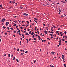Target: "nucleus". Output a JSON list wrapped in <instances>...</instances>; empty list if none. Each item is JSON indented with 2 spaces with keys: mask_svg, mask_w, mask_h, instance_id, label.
I'll list each match as a JSON object with an SVG mask.
<instances>
[{
  "mask_svg": "<svg viewBox=\"0 0 67 67\" xmlns=\"http://www.w3.org/2000/svg\"><path fill=\"white\" fill-rule=\"evenodd\" d=\"M4 21H5V19L4 18H3V19H2V20L1 21V22H4Z\"/></svg>",
  "mask_w": 67,
  "mask_h": 67,
  "instance_id": "obj_1",
  "label": "nucleus"
},
{
  "mask_svg": "<svg viewBox=\"0 0 67 67\" xmlns=\"http://www.w3.org/2000/svg\"><path fill=\"white\" fill-rule=\"evenodd\" d=\"M13 3H15V1H14V0H13V1H12V2Z\"/></svg>",
  "mask_w": 67,
  "mask_h": 67,
  "instance_id": "obj_2",
  "label": "nucleus"
},
{
  "mask_svg": "<svg viewBox=\"0 0 67 67\" xmlns=\"http://www.w3.org/2000/svg\"><path fill=\"white\" fill-rule=\"evenodd\" d=\"M8 24H9V22H8L6 23V26H8Z\"/></svg>",
  "mask_w": 67,
  "mask_h": 67,
  "instance_id": "obj_3",
  "label": "nucleus"
},
{
  "mask_svg": "<svg viewBox=\"0 0 67 67\" xmlns=\"http://www.w3.org/2000/svg\"><path fill=\"white\" fill-rule=\"evenodd\" d=\"M23 14L24 15H26V16H27V15H28V14L26 13H24Z\"/></svg>",
  "mask_w": 67,
  "mask_h": 67,
  "instance_id": "obj_4",
  "label": "nucleus"
},
{
  "mask_svg": "<svg viewBox=\"0 0 67 67\" xmlns=\"http://www.w3.org/2000/svg\"><path fill=\"white\" fill-rule=\"evenodd\" d=\"M25 35H27L28 36H29V34L27 33V32H26V34H25Z\"/></svg>",
  "mask_w": 67,
  "mask_h": 67,
  "instance_id": "obj_5",
  "label": "nucleus"
},
{
  "mask_svg": "<svg viewBox=\"0 0 67 67\" xmlns=\"http://www.w3.org/2000/svg\"><path fill=\"white\" fill-rule=\"evenodd\" d=\"M21 35L22 36H23V38H24V35L23 34H22Z\"/></svg>",
  "mask_w": 67,
  "mask_h": 67,
  "instance_id": "obj_6",
  "label": "nucleus"
},
{
  "mask_svg": "<svg viewBox=\"0 0 67 67\" xmlns=\"http://www.w3.org/2000/svg\"><path fill=\"white\" fill-rule=\"evenodd\" d=\"M51 54H52V55H54V54H55V52H51Z\"/></svg>",
  "mask_w": 67,
  "mask_h": 67,
  "instance_id": "obj_7",
  "label": "nucleus"
},
{
  "mask_svg": "<svg viewBox=\"0 0 67 67\" xmlns=\"http://www.w3.org/2000/svg\"><path fill=\"white\" fill-rule=\"evenodd\" d=\"M38 38H39V40H40L41 39V38H40V36H38Z\"/></svg>",
  "mask_w": 67,
  "mask_h": 67,
  "instance_id": "obj_8",
  "label": "nucleus"
},
{
  "mask_svg": "<svg viewBox=\"0 0 67 67\" xmlns=\"http://www.w3.org/2000/svg\"><path fill=\"white\" fill-rule=\"evenodd\" d=\"M44 33H45V34H47V31H44Z\"/></svg>",
  "mask_w": 67,
  "mask_h": 67,
  "instance_id": "obj_9",
  "label": "nucleus"
},
{
  "mask_svg": "<svg viewBox=\"0 0 67 67\" xmlns=\"http://www.w3.org/2000/svg\"><path fill=\"white\" fill-rule=\"evenodd\" d=\"M13 60H15V57H14L13 58Z\"/></svg>",
  "mask_w": 67,
  "mask_h": 67,
  "instance_id": "obj_10",
  "label": "nucleus"
},
{
  "mask_svg": "<svg viewBox=\"0 0 67 67\" xmlns=\"http://www.w3.org/2000/svg\"><path fill=\"white\" fill-rule=\"evenodd\" d=\"M8 57H10V54H8Z\"/></svg>",
  "mask_w": 67,
  "mask_h": 67,
  "instance_id": "obj_11",
  "label": "nucleus"
},
{
  "mask_svg": "<svg viewBox=\"0 0 67 67\" xmlns=\"http://www.w3.org/2000/svg\"><path fill=\"white\" fill-rule=\"evenodd\" d=\"M31 32H32V31H30L29 32V34H31Z\"/></svg>",
  "mask_w": 67,
  "mask_h": 67,
  "instance_id": "obj_12",
  "label": "nucleus"
},
{
  "mask_svg": "<svg viewBox=\"0 0 67 67\" xmlns=\"http://www.w3.org/2000/svg\"><path fill=\"white\" fill-rule=\"evenodd\" d=\"M0 7L2 8V5H0Z\"/></svg>",
  "mask_w": 67,
  "mask_h": 67,
  "instance_id": "obj_13",
  "label": "nucleus"
},
{
  "mask_svg": "<svg viewBox=\"0 0 67 67\" xmlns=\"http://www.w3.org/2000/svg\"><path fill=\"white\" fill-rule=\"evenodd\" d=\"M34 34V32H32L31 34V35H33Z\"/></svg>",
  "mask_w": 67,
  "mask_h": 67,
  "instance_id": "obj_14",
  "label": "nucleus"
},
{
  "mask_svg": "<svg viewBox=\"0 0 67 67\" xmlns=\"http://www.w3.org/2000/svg\"><path fill=\"white\" fill-rule=\"evenodd\" d=\"M16 25V24H15L13 25L14 26H15Z\"/></svg>",
  "mask_w": 67,
  "mask_h": 67,
  "instance_id": "obj_15",
  "label": "nucleus"
},
{
  "mask_svg": "<svg viewBox=\"0 0 67 67\" xmlns=\"http://www.w3.org/2000/svg\"><path fill=\"white\" fill-rule=\"evenodd\" d=\"M49 35H51V36H53V34H49Z\"/></svg>",
  "mask_w": 67,
  "mask_h": 67,
  "instance_id": "obj_16",
  "label": "nucleus"
},
{
  "mask_svg": "<svg viewBox=\"0 0 67 67\" xmlns=\"http://www.w3.org/2000/svg\"><path fill=\"white\" fill-rule=\"evenodd\" d=\"M34 20H38V19H37V18H35L34 19Z\"/></svg>",
  "mask_w": 67,
  "mask_h": 67,
  "instance_id": "obj_17",
  "label": "nucleus"
},
{
  "mask_svg": "<svg viewBox=\"0 0 67 67\" xmlns=\"http://www.w3.org/2000/svg\"><path fill=\"white\" fill-rule=\"evenodd\" d=\"M47 40H49V41H50V40H51V39L49 38H47Z\"/></svg>",
  "mask_w": 67,
  "mask_h": 67,
  "instance_id": "obj_18",
  "label": "nucleus"
},
{
  "mask_svg": "<svg viewBox=\"0 0 67 67\" xmlns=\"http://www.w3.org/2000/svg\"><path fill=\"white\" fill-rule=\"evenodd\" d=\"M53 27H54V28H55V29H57V27L55 26H53Z\"/></svg>",
  "mask_w": 67,
  "mask_h": 67,
  "instance_id": "obj_19",
  "label": "nucleus"
},
{
  "mask_svg": "<svg viewBox=\"0 0 67 67\" xmlns=\"http://www.w3.org/2000/svg\"><path fill=\"white\" fill-rule=\"evenodd\" d=\"M16 61L17 62H19V60H18V59H16Z\"/></svg>",
  "mask_w": 67,
  "mask_h": 67,
  "instance_id": "obj_20",
  "label": "nucleus"
},
{
  "mask_svg": "<svg viewBox=\"0 0 67 67\" xmlns=\"http://www.w3.org/2000/svg\"><path fill=\"white\" fill-rule=\"evenodd\" d=\"M19 50H20V49H18L17 50V51H18V52H19Z\"/></svg>",
  "mask_w": 67,
  "mask_h": 67,
  "instance_id": "obj_21",
  "label": "nucleus"
},
{
  "mask_svg": "<svg viewBox=\"0 0 67 67\" xmlns=\"http://www.w3.org/2000/svg\"><path fill=\"white\" fill-rule=\"evenodd\" d=\"M62 59H63V60H65V58H64V57H62Z\"/></svg>",
  "mask_w": 67,
  "mask_h": 67,
  "instance_id": "obj_22",
  "label": "nucleus"
},
{
  "mask_svg": "<svg viewBox=\"0 0 67 67\" xmlns=\"http://www.w3.org/2000/svg\"><path fill=\"white\" fill-rule=\"evenodd\" d=\"M64 66L65 67H66V64H64Z\"/></svg>",
  "mask_w": 67,
  "mask_h": 67,
  "instance_id": "obj_23",
  "label": "nucleus"
},
{
  "mask_svg": "<svg viewBox=\"0 0 67 67\" xmlns=\"http://www.w3.org/2000/svg\"><path fill=\"white\" fill-rule=\"evenodd\" d=\"M64 33H65V35H66V31H65L64 32Z\"/></svg>",
  "mask_w": 67,
  "mask_h": 67,
  "instance_id": "obj_24",
  "label": "nucleus"
},
{
  "mask_svg": "<svg viewBox=\"0 0 67 67\" xmlns=\"http://www.w3.org/2000/svg\"><path fill=\"white\" fill-rule=\"evenodd\" d=\"M26 21V22H27V24H29V21Z\"/></svg>",
  "mask_w": 67,
  "mask_h": 67,
  "instance_id": "obj_25",
  "label": "nucleus"
},
{
  "mask_svg": "<svg viewBox=\"0 0 67 67\" xmlns=\"http://www.w3.org/2000/svg\"><path fill=\"white\" fill-rule=\"evenodd\" d=\"M20 9H23V7H20Z\"/></svg>",
  "mask_w": 67,
  "mask_h": 67,
  "instance_id": "obj_26",
  "label": "nucleus"
},
{
  "mask_svg": "<svg viewBox=\"0 0 67 67\" xmlns=\"http://www.w3.org/2000/svg\"><path fill=\"white\" fill-rule=\"evenodd\" d=\"M10 29L11 30H13V29L12 28H11Z\"/></svg>",
  "mask_w": 67,
  "mask_h": 67,
  "instance_id": "obj_27",
  "label": "nucleus"
},
{
  "mask_svg": "<svg viewBox=\"0 0 67 67\" xmlns=\"http://www.w3.org/2000/svg\"><path fill=\"white\" fill-rule=\"evenodd\" d=\"M37 28V27H35V30H36V28Z\"/></svg>",
  "mask_w": 67,
  "mask_h": 67,
  "instance_id": "obj_28",
  "label": "nucleus"
},
{
  "mask_svg": "<svg viewBox=\"0 0 67 67\" xmlns=\"http://www.w3.org/2000/svg\"><path fill=\"white\" fill-rule=\"evenodd\" d=\"M27 52H28L27 51H26L25 52V53H26V54H27Z\"/></svg>",
  "mask_w": 67,
  "mask_h": 67,
  "instance_id": "obj_29",
  "label": "nucleus"
},
{
  "mask_svg": "<svg viewBox=\"0 0 67 67\" xmlns=\"http://www.w3.org/2000/svg\"><path fill=\"white\" fill-rule=\"evenodd\" d=\"M36 60H35L34 62V63H36Z\"/></svg>",
  "mask_w": 67,
  "mask_h": 67,
  "instance_id": "obj_30",
  "label": "nucleus"
},
{
  "mask_svg": "<svg viewBox=\"0 0 67 67\" xmlns=\"http://www.w3.org/2000/svg\"><path fill=\"white\" fill-rule=\"evenodd\" d=\"M35 34H34L33 35V36H32V37L33 38H34V35H35Z\"/></svg>",
  "mask_w": 67,
  "mask_h": 67,
  "instance_id": "obj_31",
  "label": "nucleus"
},
{
  "mask_svg": "<svg viewBox=\"0 0 67 67\" xmlns=\"http://www.w3.org/2000/svg\"><path fill=\"white\" fill-rule=\"evenodd\" d=\"M3 28H4V29H6V27H4V26H3Z\"/></svg>",
  "mask_w": 67,
  "mask_h": 67,
  "instance_id": "obj_32",
  "label": "nucleus"
},
{
  "mask_svg": "<svg viewBox=\"0 0 67 67\" xmlns=\"http://www.w3.org/2000/svg\"><path fill=\"white\" fill-rule=\"evenodd\" d=\"M61 42H62V40H60V41L59 42V43H61Z\"/></svg>",
  "mask_w": 67,
  "mask_h": 67,
  "instance_id": "obj_33",
  "label": "nucleus"
},
{
  "mask_svg": "<svg viewBox=\"0 0 67 67\" xmlns=\"http://www.w3.org/2000/svg\"><path fill=\"white\" fill-rule=\"evenodd\" d=\"M24 54V53H21V55H23Z\"/></svg>",
  "mask_w": 67,
  "mask_h": 67,
  "instance_id": "obj_34",
  "label": "nucleus"
},
{
  "mask_svg": "<svg viewBox=\"0 0 67 67\" xmlns=\"http://www.w3.org/2000/svg\"><path fill=\"white\" fill-rule=\"evenodd\" d=\"M13 22H15V23H16V22H17V21H13Z\"/></svg>",
  "mask_w": 67,
  "mask_h": 67,
  "instance_id": "obj_35",
  "label": "nucleus"
},
{
  "mask_svg": "<svg viewBox=\"0 0 67 67\" xmlns=\"http://www.w3.org/2000/svg\"><path fill=\"white\" fill-rule=\"evenodd\" d=\"M34 40H35V41H36V38H34Z\"/></svg>",
  "mask_w": 67,
  "mask_h": 67,
  "instance_id": "obj_36",
  "label": "nucleus"
},
{
  "mask_svg": "<svg viewBox=\"0 0 67 67\" xmlns=\"http://www.w3.org/2000/svg\"><path fill=\"white\" fill-rule=\"evenodd\" d=\"M34 21L35 22H36V23H37V21H36V20H34Z\"/></svg>",
  "mask_w": 67,
  "mask_h": 67,
  "instance_id": "obj_37",
  "label": "nucleus"
},
{
  "mask_svg": "<svg viewBox=\"0 0 67 67\" xmlns=\"http://www.w3.org/2000/svg\"><path fill=\"white\" fill-rule=\"evenodd\" d=\"M26 41H27V42H28V41H29V40H28V39H26Z\"/></svg>",
  "mask_w": 67,
  "mask_h": 67,
  "instance_id": "obj_38",
  "label": "nucleus"
},
{
  "mask_svg": "<svg viewBox=\"0 0 67 67\" xmlns=\"http://www.w3.org/2000/svg\"><path fill=\"white\" fill-rule=\"evenodd\" d=\"M51 30L52 31H54V29H51Z\"/></svg>",
  "mask_w": 67,
  "mask_h": 67,
  "instance_id": "obj_39",
  "label": "nucleus"
},
{
  "mask_svg": "<svg viewBox=\"0 0 67 67\" xmlns=\"http://www.w3.org/2000/svg\"><path fill=\"white\" fill-rule=\"evenodd\" d=\"M50 33H52V34H53V31H51V32Z\"/></svg>",
  "mask_w": 67,
  "mask_h": 67,
  "instance_id": "obj_40",
  "label": "nucleus"
},
{
  "mask_svg": "<svg viewBox=\"0 0 67 67\" xmlns=\"http://www.w3.org/2000/svg\"><path fill=\"white\" fill-rule=\"evenodd\" d=\"M7 28L8 30H9L10 29V28H9L8 27H7Z\"/></svg>",
  "mask_w": 67,
  "mask_h": 67,
  "instance_id": "obj_41",
  "label": "nucleus"
},
{
  "mask_svg": "<svg viewBox=\"0 0 67 67\" xmlns=\"http://www.w3.org/2000/svg\"><path fill=\"white\" fill-rule=\"evenodd\" d=\"M7 32H9V33H10V31L9 30V31H7Z\"/></svg>",
  "mask_w": 67,
  "mask_h": 67,
  "instance_id": "obj_42",
  "label": "nucleus"
},
{
  "mask_svg": "<svg viewBox=\"0 0 67 67\" xmlns=\"http://www.w3.org/2000/svg\"><path fill=\"white\" fill-rule=\"evenodd\" d=\"M20 45H21V41H20Z\"/></svg>",
  "mask_w": 67,
  "mask_h": 67,
  "instance_id": "obj_43",
  "label": "nucleus"
},
{
  "mask_svg": "<svg viewBox=\"0 0 67 67\" xmlns=\"http://www.w3.org/2000/svg\"><path fill=\"white\" fill-rule=\"evenodd\" d=\"M7 33H5V35H7Z\"/></svg>",
  "mask_w": 67,
  "mask_h": 67,
  "instance_id": "obj_44",
  "label": "nucleus"
},
{
  "mask_svg": "<svg viewBox=\"0 0 67 67\" xmlns=\"http://www.w3.org/2000/svg\"><path fill=\"white\" fill-rule=\"evenodd\" d=\"M4 56H6V54H4Z\"/></svg>",
  "mask_w": 67,
  "mask_h": 67,
  "instance_id": "obj_45",
  "label": "nucleus"
},
{
  "mask_svg": "<svg viewBox=\"0 0 67 67\" xmlns=\"http://www.w3.org/2000/svg\"><path fill=\"white\" fill-rule=\"evenodd\" d=\"M17 16H15L14 17V18H16Z\"/></svg>",
  "mask_w": 67,
  "mask_h": 67,
  "instance_id": "obj_46",
  "label": "nucleus"
},
{
  "mask_svg": "<svg viewBox=\"0 0 67 67\" xmlns=\"http://www.w3.org/2000/svg\"><path fill=\"white\" fill-rule=\"evenodd\" d=\"M19 35H20V36L21 35V34H20V33H19Z\"/></svg>",
  "mask_w": 67,
  "mask_h": 67,
  "instance_id": "obj_47",
  "label": "nucleus"
},
{
  "mask_svg": "<svg viewBox=\"0 0 67 67\" xmlns=\"http://www.w3.org/2000/svg\"><path fill=\"white\" fill-rule=\"evenodd\" d=\"M43 25H44V26H45V24L44 23L43 24Z\"/></svg>",
  "mask_w": 67,
  "mask_h": 67,
  "instance_id": "obj_48",
  "label": "nucleus"
},
{
  "mask_svg": "<svg viewBox=\"0 0 67 67\" xmlns=\"http://www.w3.org/2000/svg\"><path fill=\"white\" fill-rule=\"evenodd\" d=\"M20 28L21 29V30H22V29H23V28L22 27H20Z\"/></svg>",
  "mask_w": 67,
  "mask_h": 67,
  "instance_id": "obj_49",
  "label": "nucleus"
},
{
  "mask_svg": "<svg viewBox=\"0 0 67 67\" xmlns=\"http://www.w3.org/2000/svg\"><path fill=\"white\" fill-rule=\"evenodd\" d=\"M61 2H63V3H65V2H64L63 1H62Z\"/></svg>",
  "mask_w": 67,
  "mask_h": 67,
  "instance_id": "obj_50",
  "label": "nucleus"
},
{
  "mask_svg": "<svg viewBox=\"0 0 67 67\" xmlns=\"http://www.w3.org/2000/svg\"><path fill=\"white\" fill-rule=\"evenodd\" d=\"M40 31H42V29L41 28H40Z\"/></svg>",
  "mask_w": 67,
  "mask_h": 67,
  "instance_id": "obj_51",
  "label": "nucleus"
},
{
  "mask_svg": "<svg viewBox=\"0 0 67 67\" xmlns=\"http://www.w3.org/2000/svg\"><path fill=\"white\" fill-rule=\"evenodd\" d=\"M59 45L60 46V45H61V43H59Z\"/></svg>",
  "mask_w": 67,
  "mask_h": 67,
  "instance_id": "obj_52",
  "label": "nucleus"
},
{
  "mask_svg": "<svg viewBox=\"0 0 67 67\" xmlns=\"http://www.w3.org/2000/svg\"><path fill=\"white\" fill-rule=\"evenodd\" d=\"M37 33H38V34H39V33H40V32H39V31H37Z\"/></svg>",
  "mask_w": 67,
  "mask_h": 67,
  "instance_id": "obj_53",
  "label": "nucleus"
},
{
  "mask_svg": "<svg viewBox=\"0 0 67 67\" xmlns=\"http://www.w3.org/2000/svg\"><path fill=\"white\" fill-rule=\"evenodd\" d=\"M13 54H12L11 55L12 57H13Z\"/></svg>",
  "mask_w": 67,
  "mask_h": 67,
  "instance_id": "obj_54",
  "label": "nucleus"
},
{
  "mask_svg": "<svg viewBox=\"0 0 67 67\" xmlns=\"http://www.w3.org/2000/svg\"><path fill=\"white\" fill-rule=\"evenodd\" d=\"M24 30H25V31H26V28H25L24 29Z\"/></svg>",
  "mask_w": 67,
  "mask_h": 67,
  "instance_id": "obj_55",
  "label": "nucleus"
},
{
  "mask_svg": "<svg viewBox=\"0 0 67 67\" xmlns=\"http://www.w3.org/2000/svg\"><path fill=\"white\" fill-rule=\"evenodd\" d=\"M60 12H61V11H60L59 12V14H60Z\"/></svg>",
  "mask_w": 67,
  "mask_h": 67,
  "instance_id": "obj_56",
  "label": "nucleus"
},
{
  "mask_svg": "<svg viewBox=\"0 0 67 67\" xmlns=\"http://www.w3.org/2000/svg\"><path fill=\"white\" fill-rule=\"evenodd\" d=\"M18 32H19V33H20V30H19L18 31Z\"/></svg>",
  "mask_w": 67,
  "mask_h": 67,
  "instance_id": "obj_57",
  "label": "nucleus"
},
{
  "mask_svg": "<svg viewBox=\"0 0 67 67\" xmlns=\"http://www.w3.org/2000/svg\"><path fill=\"white\" fill-rule=\"evenodd\" d=\"M62 32H60V34H62Z\"/></svg>",
  "mask_w": 67,
  "mask_h": 67,
  "instance_id": "obj_58",
  "label": "nucleus"
},
{
  "mask_svg": "<svg viewBox=\"0 0 67 67\" xmlns=\"http://www.w3.org/2000/svg\"><path fill=\"white\" fill-rule=\"evenodd\" d=\"M62 40H63V41H65V40L63 39H62Z\"/></svg>",
  "mask_w": 67,
  "mask_h": 67,
  "instance_id": "obj_59",
  "label": "nucleus"
},
{
  "mask_svg": "<svg viewBox=\"0 0 67 67\" xmlns=\"http://www.w3.org/2000/svg\"><path fill=\"white\" fill-rule=\"evenodd\" d=\"M58 32H59L58 31H56V33H58Z\"/></svg>",
  "mask_w": 67,
  "mask_h": 67,
  "instance_id": "obj_60",
  "label": "nucleus"
},
{
  "mask_svg": "<svg viewBox=\"0 0 67 67\" xmlns=\"http://www.w3.org/2000/svg\"><path fill=\"white\" fill-rule=\"evenodd\" d=\"M64 37H66V36H64Z\"/></svg>",
  "mask_w": 67,
  "mask_h": 67,
  "instance_id": "obj_61",
  "label": "nucleus"
},
{
  "mask_svg": "<svg viewBox=\"0 0 67 67\" xmlns=\"http://www.w3.org/2000/svg\"><path fill=\"white\" fill-rule=\"evenodd\" d=\"M65 43H67V41H65Z\"/></svg>",
  "mask_w": 67,
  "mask_h": 67,
  "instance_id": "obj_62",
  "label": "nucleus"
},
{
  "mask_svg": "<svg viewBox=\"0 0 67 67\" xmlns=\"http://www.w3.org/2000/svg\"><path fill=\"white\" fill-rule=\"evenodd\" d=\"M38 35H37L36 34V36H37Z\"/></svg>",
  "mask_w": 67,
  "mask_h": 67,
  "instance_id": "obj_63",
  "label": "nucleus"
},
{
  "mask_svg": "<svg viewBox=\"0 0 67 67\" xmlns=\"http://www.w3.org/2000/svg\"><path fill=\"white\" fill-rule=\"evenodd\" d=\"M51 67H54V66H53V65L52 66H51Z\"/></svg>",
  "mask_w": 67,
  "mask_h": 67,
  "instance_id": "obj_64",
  "label": "nucleus"
}]
</instances>
